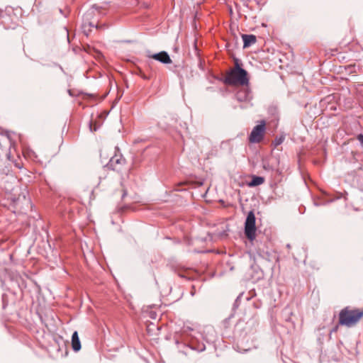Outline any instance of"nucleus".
<instances>
[{"instance_id":"9","label":"nucleus","mask_w":363,"mask_h":363,"mask_svg":"<svg viewBox=\"0 0 363 363\" xmlns=\"http://www.w3.org/2000/svg\"><path fill=\"white\" fill-rule=\"evenodd\" d=\"M264 182L263 177H254L251 182L250 183V186H259Z\"/></svg>"},{"instance_id":"7","label":"nucleus","mask_w":363,"mask_h":363,"mask_svg":"<svg viewBox=\"0 0 363 363\" xmlns=\"http://www.w3.org/2000/svg\"><path fill=\"white\" fill-rule=\"evenodd\" d=\"M243 40V47L244 48L250 47V45L255 44L256 43V36L254 35H246L244 34L242 35Z\"/></svg>"},{"instance_id":"8","label":"nucleus","mask_w":363,"mask_h":363,"mask_svg":"<svg viewBox=\"0 0 363 363\" xmlns=\"http://www.w3.org/2000/svg\"><path fill=\"white\" fill-rule=\"evenodd\" d=\"M72 347L75 352H77L81 349V342L77 331L74 332L72 336Z\"/></svg>"},{"instance_id":"4","label":"nucleus","mask_w":363,"mask_h":363,"mask_svg":"<svg viewBox=\"0 0 363 363\" xmlns=\"http://www.w3.org/2000/svg\"><path fill=\"white\" fill-rule=\"evenodd\" d=\"M265 121H262L259 125L253 128L249 136L250 143H258L262 140L265 133Z\"/></svg>"},{"instance_id":"2","label":"nucleus","mask_w":363,"mask_h":363,"mask_svg":"<svg viewBox=\"0 0 363 363\" xmlns=\"http://www.w3.org/2000/svg\"><path fill=\"white\" fill-rule=\"evenodd\" d=\"M247 72L236 63L234 69L226 74L225 82L230 85L243 86L247 84Z\"/></svg>"},{"instance_id":"11","label":"nucleus","mask_w":363,"mask_h":363,"mask_svg":"<svg viewBox=\"0 0 363 363\" xmlns=\"http://www.w3.org/2000/svg\"><path fill=\"white\" fill-rule=\"evenodd\" d=\"M125 195H126V191L125 189H123L122 198H123Z\"/></svg>"},{"instance_id":"10","label":"nucleus","mask_w":363,"mask_h":363,"mask_svg":"<svg viewBox=\"0 0 363 363\" xmlns=\"http://www.w3.org/2000/svg\"><path fill=\"white\" fill-rule=\"evenodd\" d=\"M284 140V136H281L279 138H276L274 140V145L275 146L279 145L280 144H281L283 143Z\"/></svg>"},{"instance_id":"3","label":"nucleus","mask_w":363,"mask_h":363,"mask_svg":"<svg viewBox=\"0 0 363 363\" xmlns=\"http://www.w3.org/2000/svg\"><path fill=\"white\" fill-rule=\"evenodd\" d=\"M255 216L252 211H250L247 214L245 223V233L246 237L250 240H253L255 238Z\"/></svg>"},{"instance_id":"5","label":"nucleus","mask_w":363,"mask_h":363,"mask_svg":"<svg viewBox=\"0 0 363 363\" xmlns=\"http://www.w3.org/2000/svg\"><path fill=\"white\" fill-rule=\"evenodd\" d=\"M125 160L121 154H116L113 156L108 164L109 168L114 171H121L123 167L125 165Z\"/></svg>"},{"instance_id":"1","label":"nucleus","mask_w":363,"mask_h":363,"mask_svg":"<svg viewBox=\"0 0 363 363\" xmlns=\"http://www.w3.org/2000/svg\"><path fill=\"white\" fill-rule=\"evenodd\" d=\"M363 318V309L347 306L339 313V324L347 327L355 325Z\"/></svg>"},{"instance_id":"6","label":"nucleus","mask_w":363,"mask_h":363,"mask_svg":"<svg viewBox=\"0 0 363 363\" xmlns=\"http://www.w3.org/2000/svg\"><path fill=\"white\" fill-rule=\"evenodd\" d=\"M147 57L155 60H157L163 64H170L172 62L169 55L165 51H162L159 53L153 55H147Z\"/></svg>"}]
</instances>
